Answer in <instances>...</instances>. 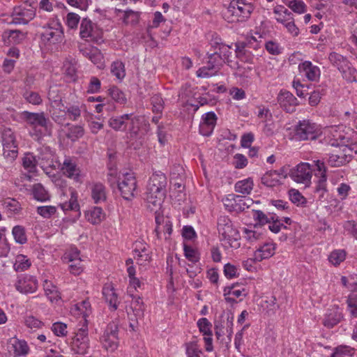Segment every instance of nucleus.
<instances>
[{
    "mask_svg": "<svg viewBox=\"0 0 357 357\" xmlns=\"http://www.w3.org/2000/svg\"><path fill=\"white\" fill-rule=\"evenodd\" d=\"M167 178L162 172H156L150 177L146 192L147 207L151 211L159 208L166 194Z\"/></svg>",
    "mask_w": 357,
    "mask_h": 357,
    "instance_id": "1",
    "label": "nucleus"
},
{
    "mask_svg": "<svg viewBox=\"0 0 357 357\" xmlns=\"http://www.w3.org/2000/svg\"><path fill=\"white\" fill-rule=\"evenodd\" d=\"M252 10V5L246 3L245 0H232L224 13V16L229 22H242L250 17Z\"/></svg>",
    "mask_w": 357,
    "mask_h": 357,
    "instance_id": "2",
    "label": "nucleus"
},
{
    "mask_svg": "<svg viewBox=\"0 0 357 357\" xmlns=\"http://www.w3.org/2000/svg\"><path fill=\"white\" fill-rule=\"evenodd\" d=\"M43 32L40 35L41 43L50 47L52 45L62 43L64 38V33L61 24L58 20L50 21L43 27Z\"/></svg>",
    "mask_w": 357,
    "mask_h": 357,
    "instance_id": "3",
    "label": "nucleus"
},
{
    "mask_svg": "<svg viewBox=\"0 0 357 357\" xmlns=\"http://www.w3.org/2000/svg\"><path fill=\"white\" fill-rule=\"evenodd\" d=\"M218 230L219 234L222 237L231 248H238L240 247V235L238 231L234 227L230 219L225 215L220 216L218 220Z\"/></svg>",
    "mask_w": 357,
    "mask_h": 357,
    "instance_id": "4",
    "label": "nucleus"
},
{
    "mask_svg": "<svg viewBox=\"0 0 357 357\" xmlns=\"http://www.w3.org/2000/svg\"><path fill=\"white\" fill-rule=\"evenodd\" d=\"M294 130L295 137L298 140H314L322 132L320 126L309 119L299 121Z\"/></svg>",
    "mask_w": 357,
    "mask_h": 357,
    "instance_id": "5",
    "label": "nucleus"
},
{
    "mask_svg": "<svg viewBox=\"0 0 357 357\" xmlns=\"http://www.w3.org/2000/svg\"><path fill=\"white\" fill-rule=\"evenodd\" d=\"M313 170L316 171V173H318L315 164L310 165L307 162H301L295 167L291 169L289 172V174L295 182L303 183L305 186H307L311 183Z\"/></svg>",
    "mask_w": 357,
    "mask_h": 357,
    "instance_id": "6",
    "label": "nucleus"
},
{
    "mask_svg": "<svg viewBox=\"0 0 357 357\" xmlns=\"http://www.w3.org/2000/svg\"><path fill=\"white\" fill-rule=\"evenodd\" d=\"M118 188L122 197L126 200L132 199L137 190V180L133 173L126 172L119 176Z\"/></svg>",
    "mask_w": 357,
    "mask_h": 357,
    "instance_id": "7",
    "label": "nucleus"
},
{
    "mask_svg": "<svg viewBox=\"0 0 357 357\" xmlns=\"http://www.w3.org/2000/svg\"><path fill=\"white\" fill-rule=\"evenodd\" d=\"M100 341L107 351H114L119 347L118 324L114 321L109 323L100 337Z\"/></svg>",
    "mask_w": 357,
    "mask_h": 357,
    "instance_id": "8",
    "label": "nucleus"
},
{
    "mask_svg": "<svg viewBox=\"0 0 357 357\" xmlns=\"http://www.w3.org/2000/svg\"><path fill=\"white\" fill-rule=\"evenodd\" d=\"M72 350L78 354L86 355L89 351V339L88 337V326L82 324L77 329L72 342Z\"/></svg>",
    "mask_w": 357,
    "mask_h": 357,
    "instance_id": "9",
    "label": "nucleus"
},
{
    "mask_svg": "<svg viewBox=\"0 0 357 357\" xmlns=\"http://www.w3.org/2000/svg\"><path fill=\"white\" fill-rule=\"evenodd\" d=\"M85 111L86 106L84 104H77L69 106L66 110L64 107H61V110H50V113L55 122L62 123L66 115H68L69 119L73 121H77L82 113Z\"/></svg>",
    "mask_w": 357,
    "mask_h": 357,
    "instance_id": "10",
    "label": "nucleus"
},
{
    "mask_svg": "<svg viewBox=\"0 0 357 357\" xmlns=\"http://www.w3.org/2000/svg\"><path fill=\"white\" fill-rule=\"evenodd\" d=\"M22 117L25 122L33 129L43 128L46 132H49L51 128V122L44 112H30L24 111Z\"/></svg>",
    "mask_w": 357,
    "mask_h": 357,
    "instance_id": "11",
    "label": "nucleus"
},
{
    "mask_svg": "<svg viewBox=\"0 0 357 357\" xmlns=\"http://www.w3.org/2000/svg\"><path fill=\"white\" fill-rule=\"evenodd\" d=\"M14 286L15 289L21 294H33L36 292L38 288V282L33 275L21 274L17 276Z\"/></svg>",
    "mask_w": 357,
    "mask_h": 357,
    "instance_id": "12",
    "label": "nucleus"
},
{
    "mask_svg": "<svg viewBox=\"0 0 357 357\" xmlns=\"http://www.w3.org/2000/svg\"><path fill=\"white\" fill-rule=\"evenodd\" d=\"M2 143L4 157L10 161L14 160L17 156L18 149L14 134L10 130L3 132Z\"/></svg>",
    "mask_w": 357,
    "mask_h": 357,
    "instance_id": "13",
    "label": "nucleus"
},
{
    "mask_svg": "<svg viewBox=\"0 0 357 357\" xmlns=\"http://www.w3.org/2000/svg\"><path fill=\"white\" fill-rule=\"evenodd\" d=\"M80 37L88 41L99 43L102 41L101 33L96 30V26L90 20L84 18L80 24Z\"/></svg>",
    "mask_w": 357,
    "mask_h": 357,
    "instance_id": "14",
    "label": "nucleus"
},
{
    "mask_svg": "<svg viewBox=\"0 0 357 357\" xmlns=\"http://www.w3.org/2000/svg\"><path fill=\"white\" fill-rule=\"evenodd\" d=\"M36 15V8L31 4L19 6L13 10L12 17L15 24H27L33 19Z\"/></svg>",
    "mask_w": 357,
    "mask_h": 357,
    "instance_id": "15",
    "label": "nucleus"
},
{
    "mask_svg": "<svg viewBox=\"0 0 357 357\" xmlns=\"http://www.w3.org/2000/svg\"><path fill=\"white\" fill-rule=\"evenodd\" d=\"M351 157L352 150L347 146H342L329 155L328 163L331 167H340L349 162Z\"/></svg>",
    "mask_w": 357,
    "mask_h": 357,
    "instance_id": "16",
    "label": "nucleus"
},
{
    "mask_svg": "<svg viewBox=\"0 0 357 357\" xmlns=\"http://www.w3.org/2000/svg\"><path fill=\"white\" fill-rule=\"evenodd\" d=\"M132 313L128 312L130 320V327L134 331L138 324V320L144 317L145 310L144 304L140 297L133 296L130 304Z\"/></svg>",
    "mask_w": 357,
    "mask_h": 357,
    "instance_id": "17",
    "label": "nucleus"
},
{
    "mask_svg": "<svg viewBox=\"0 0 357 357\" xmlns=\"http://www.w3.org/2000/svg\"><path fill=\"white\" fill-rule=\"evenodd\" d=\"M313 162L315 163L317 171L318 172V173H315V176L319 178L317 186L316 188L315 194L318 196L319 199H321L324 198L325 194L326 193V167L324 165V162L319 160H314Z\"/></svg>",
    "mask_w": 357,
    "mask_h": 357,
    "instance_id": "18",
    "label": "nucleus"
},
{
    "mask_svg": "<svg viewBox=\"0 0 357 357\" xmlns=\"http://www.w3.org/2000/svg\"><path fill=\"white\" fill-rule=\"evenodd\" d=\"M278 102L287 112L292 113L298 105L297 98L289 91H281L278 96Z\"/></svg>",
    "mask_w": 357,
    "mask_h": 357,
    "instance_id": "19",
    "label": "nucleus"
},
{
    "mask_svg": "<svg viewBox=\"0 0 357 357\" xmlns=\"http://www.w3.org/2000/svg\"><path fill=\"white\" fill-rule=\"evenodd\" d=\"M217 116L213 112L204 114L199 124V132L204 136H210L216 125Z\"/></svg>",
    "mask_w": 357,
    "mask_h": 357,
    "instance_id": "20",
    "label": "nucleus"
},
{
    "mask_svg": "<svg viewBox=\"0 0 357 357\" xmlns=\"http://www.w3.org/2000/svg\"><path fill=\"white\" fill-rule=\"evenodd\" d=\"M298 69L308 80L317 81L320 77V70L319 67L312 65L310 61H304L299 64Z\"/></svg>",
    "mask_w": 357,
    "mask_h": 357,
    "instance_id": "21",
    "label": "nucleus"
},
{
    "mask_svg": "<svg viewBox=\"0 0 357 357\" xmlns=\"http://www.w3.org/2000/svg\"><path fill=\"white\" fill-rule=\"evenodd\" d=\"M102 295L111 309L114 311L117 310L119 301L112 284L107 283L104 285L102 288Z\"/></svg>",
    "mask_w": 357,
    "mask_h": 357,
    "instance_id": "22",
    "label": "nucleus"
},
{
    "mask_svg": "<svg viewBox=\"0 0 357 357\" xmlns=\"http://www.w3.org/2000/svg\"><path fill=\"white\" fill-rule=\"evenodd\" d=\"M156 227L155 228V233L158 238H162V233L170 235L172 231V225L168 218H165L159 214L155 215Z\"/></svg>",
    "mask_w": 357,
    "mask_h": 357,
    "instance_id": "23",
    "label": "nucleus"
},
{
    "mask_svg": "<svg viewBox=\"0 0 357 357\" xmlns=\"http://www.w3.org/2000/svg\"><path fill=\"white\" fill-rule=\"evenodd\" d=\"M90 190L91 196L94 203L100 204L106 201L107 192L105 186L102 183H92Z\"/></svg>",
    "mask_w": 357,
    "mask_h": 357,
    "instance_id": "24",
    "label": "nucleus"
},
{
    "mask_svg": "<svg viewBox=\"0 0 357 357\" xmlns=\"http://www.w3.org/2000/svg\"><path fill=\"white\" fill-rule=\"evenodd\" d=\"M61 171L67 177L79 181L80 170L70 158H65L62 165Z\"/></svg>",
    "mask_w": 357,
    "mask_h": 357,
    "instance_id": "25",
    "label": "nucleus"
},
{
    "mask_svg": "<svg viewBox=\"0 0 357 357\" xmlns=\"http://www.w3.org/2000/svg\"><path fill=\"white\" fill-rule=\"evenodd\" d=\"M343 319L342 311L338 307L330 310L326 314L323 324L327 328H333Z\"/></svg>",
    "mask_w": 357,
    "mask_h": 357,
    "instance_id": "26",
    "label": "nucleus"
},
{
    "mask_svg": "<svg viewBox=\"0 0 357 357\" xmlns=\"http://www.w3.org/2000/svg\"><path fill=\"white\" fill-rule=\"evenodd\" d=\"M128 114L112 116L108 121V124L109 127L116 131H126L127 130V119H128Z\"/></svg>",
    "mask_w": 357,
    "mask_h": 357,
    "instance_id": "27",
    "label": "nucleus"
},
{
    "mask_svg": "<svg viewBox=\"0 0 357 357\" xmlns=\"http://www.w3.org/2000/svg\"><path fill=\"white\" fill-rule=\"evenodd\" d=\"M47 98L49 99L52 110H61L63 105L61 102V96L59 91L56 86H51L47 93Z\"/></svg>",
    "mask_w": 357,
    "mask_h": 357,
    "instance_id": "28",
    "label": "nucleus"
},
{
    "mask_svg": "<svg viewBox=\"0 0 357 357\" xmlns=\"http://www.w3.org/2000/svg\"><path fill=\"white\" fill-rule=\"evenodd\" d=\"M75 310H77L80 315H82V319L80 321L79 326L82 324H86L88 326V321L86 318L89 316L91 312V304L88 300L82 301L75 305Z\"/></svg>",
    "mask_w": 357,
    "mask_h": 357,
    "instance_id": "29",
    "label": "nucleus"
},
{
    "mask_svg": "<svg viewBox=\"0 0 357 357\" xmlns=\"http://www.w3.org/2000/svg\"><path fill=\"white\" fill-rule=\"evenodd\" d=\"M261 180L262 184L269 188H273L281 184L280 176H278L276 170L267 172L263 175Z\"/></svg>",
    "mask_w": 357,
    "mask_h": 357,
    "instance_id": "30",
    "label": "nucleus"
},
{
    "mask_svg": "<svg viewBox=\"0 0 357 357\" xmlns=\"http://www.w3.org/2000/svg\"><path fill=\"white\" fill-rule=\"evenodd\" d=\"M254 183L251 178H248L237 181L235 183L234 188L236 192L243 195H249L253 189Z\"/></svg>",
    "mask_w": 357,
    "mask_h": 357,
    "instance_id": "31",
    "label": "nucleus"
},
{
    "mask_svg": "<svg viewBox=\"0 0 357 357\" xmlns=\"http://www.w3.org/2000/svg\"><path fill=\"white\" fill-rule=\"evenodd\" d=\"M70 198L68 202H65L61 204V207L63 211H78L79 210V205L77 202V193L74 189H69Z\"/></svg>",
    "mask_w": 357,
    "mask_h": 357,
    "instance_id": "32",
    "label": "nucleus"
},
{
    "mask_svg": "<svg viewBox=\"0 0 357 357\" xmlns=\"http://www.w3.org/2000/svg\"><path fill=\"white\" fill-rule=\"evenodd\" d=\"M105 215L100 207H93L86 213V218L89 222L96 225L104 219Z\"/></svg>",
    "mask_w": 357,
    "mask_h": 357,
    "instance_id": "33",
    "label": "nucleus"
},
{
    "mask_svg": "<svg viewBox=\"0 0 357 357\" xmlns=\"http://www.w3.org/2000/svg\"><path fill=\"white\" fill-rule=\"evenodd\" d=\"M274 245L272 243H265L255 252V259L260 261L271 257L274 254Z\"/></svg>",
    "mask_w": 357,
    "mask_h": 357,
    "instance_id": "34",
    "label": "nucleus"
},
{
    "mask_svg": "<svg viewBox=\"0 0 357 357\" xmlns=\"http://www.w3.org/2000/svg\"><path fill=\"white\" fill-rule=\"evenodd\" d=\"M31 265L29 259L24 255H17L13 264V268L17 272L27 270Z\"/></svg>",
    "mask_w": 357,
    "mask_h": 357,
    "instance_id": "35",
    "label": "nucleus"
},
{
    "mask_svg": "<svg viewBox=\"0 0 357 357\" xmlns=\"http://www.w3.org/2000/svg\"><path fill=\"white\" fill-rule=\"evenodd\" d=\"M328 59L333 66L337 68L339 71L344 69L349 63L347 58L336 52H331L328 56Z\"/></svg>",
    "mask_w": 357,
    "mask_h": 357,
    "instance_id": "36",
    "label": "nucleus"
},
{
    "mask_svg": "<svg viewBox=\"0 0 357 357\" xmlns=\"http://www.w3.org/2000/svg\"><path fill=\"white\" fill-rule=\"evenodd\" d=\"M43 289L46 296L52 302L56 301L60 298V294L58 288L54 284H53L52 282L45 280L43 284Z\"/></svg>",
    "mask_w": 357,
    "mask_h": 357,
    "instance_id": "37",
    "label": "nucleus"
},
{
    "mask_svg": "<svg viewBox=\"0 0 357 357\" xmlns=\"http://www.w3.org/2000/svg\"><path fill=\"white\" fill-rule=\"evenodd\" d=\"M32 194L35 199L39 202H45L50 199V195L40 183L33 185Z\"/></svg>",
    "mask_w": 357,
    "mask_h": 357,
    "instance_id": "38",
    "label": "nucleus"
},
{
    "mask_svg": "<svg viewBox=\"0 0 357 357\" xmlns=\"http://www.w3.org/2000/svg\"><path fill=\"white\" fill-rule=\"evenodd\" d=\"M14 349V356H24L29 351V346L24 340H15L12 344Z\"/></svg>",
    "mask_w": 357,
    "mask_h": 357,
    "instance_id": "39",
    "label": "nucleus"
},
{
    "mask_svg": "<svg viewBox=\"0 0 357 357\" xmlns=\"http://www.w3.org/2000/svg\"><path fill=\"white\" fill-rule=\"evenodd\" d=\"M3 207L11 214H17L21 211V204L15 199L8 197L2 202Z\"/></svg>",
    "mask_w": 357,
    "mask_h": 357,
    "instance_id": "40",
    "label": "nucleus"
},
{
    "mask_svg": "<svg viewBox=\"0 0 357 357\" xmlns=\"http://www.w3.org/2000/svg\"><path fill=\"white\" fill-rule=\"evenodd\" d=\"M128 119H127V130L132 135H136L139 130V120L138 116L133 114H128Z\"/></svg>",
    "mask_w": 357,
    "mask_h": 357,
    "instance_id": "41",
    "label": "nucleus"
},
{
    "mask_svg": "<svg viewBox=\"0 0 357 357\" xmlns=\"http://www.w3.org/2000/svg\"><path fill=\"white\" fill-rule=\"evenodd\" d=\"M37 160L36 157L31 153H26L22 158V165L29 172H35L36 169Z\"/></svg>",
    "mask_w": 357,
    "mask_h": 357,
    "instance_id": "42",
    "label": "nucleus"
},
{
    "mask_svg": "<svg viewBox=\"0 0 357 357\" xmlns=\"http://www.w3.org/2000/svg\"><path fill=\"white\" fill-rule=\"evenodd\" d=\"M3 37H8L9 43H20L26 38V34L19 30H6Z\"/></svg>",
    "mask_w": 357,
    "mask_h": 357,
    "instance_id": "43",
    "label": "nucleus"
},
{
    "mask_svg": "<svg viewBox=\"0 0 357 357\" xmlns=\"http://www.w3.org/2000/svg\"><path fill=\"white\" fill-rule=\"evenodd\" d=\"M63 71L66 76H67L70 81H75L76 77V62L75 61H66L63 63Z\"/></svg>",
    "mask_w": 357,
    "mask_h": 357,
    "instance_id": "44",
    "label": "nucleus"
},
{
    "mask_svg": "<svg viewBox=\"0 0 357 357\" xmlns=\"http://www.w3.org/2000/svg\"><path fill=\"white\" fill-rule=\"evenodd\" d=\"M347 310L353 318L357 317V293H353L348 296L347 300Z\"/></svg>",
    "mask_w": 357,
    "mask_h": 357,
    "instance_id": "45",
    "label": "nucleus"
},
{
    "mask_svg": "<svg viewBox=\"0 0 357 357\" xmlns=\"http://www.w3.org/2000/svg\"><path fill=\"white\" fill-rule=\"evenodd\" d=\"M24 98L30 104L39 105L42 103V98L38 93L26 90L23 93Z\"/></svg>",
    "mask_w": 357,
    "mask_h": 357,
    "instance_id": "46",
    "label": "nucleus"
},
{
    "mask_svg": "<svg viewBox=\"0 0 357 357\" xmlns=\"http://www.w3.org/2000/svg\"><path fill=\"white\" fill-rule=\"evenodd\" d=\"M218 72V65L212 66L211 68L204 66L197 70L196 75L198 77L208 78L215 75Z\"/></svg>",
    "mask_w": 357,
    "mask_h": 357,
    "instance_id": "47",
    "label": "nucleus"
},
{
    "mask_svg": "<svg viewBox=\"0 0 357 357\" xmlns=\"http://www.w3.org/2000/svg\"><path fill=\"white\" fill-rule=\"evenodd\" d=\"M111 73L117 79H122L126 75L124 64L120 61H114L111 66Z\"/></svg>",
    "mask_w": 357,
    "mask_h": 357,
    "instance_id": "48",
    "label": "nucleus"
},
{
    "mask_svg": "<svg viewBox=\"0 0 357 357\" xmlns=\"http://www.w3.org/2000/svg\"><path fill=\"white\" fill-rule=\"evenodd\" d=\"M344 79L349 82H357V71L355 68L351 67L350 63L347 67L340 71Z\"/></svg>",
    "mask_w": 357,
    "mask_h": 357,
    "instance_id": "49",
    "label": "nucleus"
},
{
    "mask_svg": "<svg viewBox=\"0 0 357 357\" xmlns=\"http://www.w3.org/2000/svg\"><path fill=\"white\" fill-rule=\"evenodd\" d=\"M284 2L295 13L301 14L305 12V5L301 0H284Z\"/></svg>",
    "mask_w": 357,
    "mask_h": 357,
    "instance_id": "50",
    "label": "nucleus"
},
{
    "mask_svg": "<svg viewBox=\"0 0 357 357\" xmlns=\"http://www.w3.org/2000/svg\"><path fill=\"white\" fill-rule=\"evenodd\" d=\"M109 95L118 103L124 104L126 102L124 93L116 86H112L109 89Z\"/></svg>",
    "mask_w": 357,
    "mask_h": 357,
    "instance_id": "51",
    "label": "nucleus"
},
{
    "mask_svg": "<svg viewBox=\"0 0 357 357\" xmlns=\"http://www.w3.org/2000/svg\"><path fill=\"white\" fill-rule=\"evenodd\" d=\"M12 234L17 243L24 244L26 242V236L23 227L20 225L15 226L13 229Z\"/></svg>",
    "mask_w": 357,
    "mask_h": 357,
    "instance_id": "52",
    "label": "nucleus"
},
{
    "mask_svg": "<svg viewBox=\"0 0 357 357\" xmlns=\"http://www.w3.org/2000/svg\"><path fill=\"white\" fill-rule=\"evenodd\" d=\"M56 208L54 206H38L36 212L43 218L49 219L56 213Z\"/></svg>",
    "mask_w": 357,
    "mask_h": 357,
    "instance_id": "53",
    "label": "nucleus"
},
{
    "mask_svg": "<svg viewBox=\"0 0 357 357\" xmlns=\"http://www.w3.org/2000/svg\"><path fill=\"white\" fill-rule=\"evenodd\" d=\"M346 252L343 250L333 251L328 257L329 261L335 266L339 265L345 259Z\"/></svg>",
    "mask_w": 357,
    "mask_h": 357,
    "instance_id": "54",
    "label": "nucleus"
},
{
    "mask_svg": "<svg viewBox=\"0 0 357 357\" xmlns=\"http://www.w3.org/2000/svg\"><path fill=\"white\" fill-rule=\"evenodd\" d=\"M153 106V112L157 114H160L164 108V100L159 94L153 95L151 98Z\"/></svg>",
    "mask_w": 357,
    "mask_h": 357,
    "instance_id": "55",
    "label": "nucleus"
},
{
    "mask_svg": "<svg viewBox=\"0 0 357 357\" xmlns=\"http://www.w3.org/2000/svg\"><path fill=\"white\" fill-rule=\"evenodd\" d=\"M69 258V270L71 273L74 275H79L83 269V266L82 264V260L80 258H72V256H70Z\"/></svg>",
    "mask_w": 357,
    "mask_h": 357,
    "instance_id": "56",
    "label": "nucleus"
},
{
    "mask_svg": "<svg viewBox=\"0 0 357 357\" xmlns=\"http://www.w3.org/2000/svg\"><path fill=\"white\" fill-rule=\"evenodd\" d=\"M289 199L292 203L297 206H303L306 202V199L295 189H291L289 191Z\"/></svg>",
    "mask_w": 357,
    "mask_h": 357,
    "instance_id": "57",
    "label": "nucleus"
},
{
    "mask_svg": "<svg viewBox=\"0 0 357 357\" xmlns=\"http://www.w3.org/2000/svg\"><path fill=\"white\" fill-rule=\"evenodd\" d=\"M234 211L236 212L244 211L245 208L249 207L250 204L252 202L251 199H248L247 201L248 203H247L243 199V197L240 195H234Z\"/></svg>",
    "mask_w": 357,
    "mask_h": 357,
    "instance_id": "58",
    "label": "nucleus"
},
{
    "mask_svg": "<svg viewBox=\"0 0 357 357\" xmlns=\"http://www.w3.org/2000/svg\"><path fill=\"white\" fill-rule=\"evenodd\" d=\"M84 134V130L83 127L80 126H74L69 128V131L67 134V137L73 141H75L77 139L82 137Z\"/></svg>",
    "mask_w": 357,
    "mask_h": 357,
    "instance_id": "59",
    "label": "nucleus"
},
{
    "mask_svg": "<svg viewBox=\"0 0 357 357\" xmlns=\"http://www.w3.org/2000/svg\"><path fill=\"white\" fill-rule=\"evenodd\" d=\"M202 351L195 342H190L186 344V354L188 357H200Z\"/></svg>",
    "mask_w": 357,
    "mask_h": 357,
    "instance_id": "60",
    "label": "nucleus"
},
{
    "mask_svg": "<svg viewBox=\"0 0 357 357\" xmlns=\"http://www.w3.org/2000/svg\"><path fill=\"white\" fill-rule=\"evenodd\" d=\"M139 17V13L138 12H135L132 10H128L124 12L123 21L125 24H135L138 22Z\"/></svg>",
    "mask_w": 357,
    "mask_h": 357,
    "instance_id": "61",
    "label": "nucleus"
},
{
    "mask_svg": "<svg viewBox=\"0 0 357 357\" xmlns=\"http://www.w3.org/2000/svg\"><path fill=\"white\" fill-rule=\"evenodd\" d=\"M199 331L204 335H212L211 324L206 318H201L197 321Z\"/></svg>",
    "mask_w": 357,
    "mask_h": 357,
    "instance_id": "62",
    "label": "nucleus"
},
{
    "mask_svg": "<svg viewBox=\"0 0 357 357\" xmlns=\"http://www.w3.org/2000/svg\"><path fill=\"white\" fill-rule=\"evenodd\" d=\"M24 324L32 330H36L42 326L43 322L35 317L30 315L24 318Z\"/></svg>",
    "mask_w": 357,
    "mask_h": 357,
    "instance_id": "63",
    "label": "nucleus"
},
{
    "mask_svg": "<svg viewBox=\"0 0 357 357\" xmlns=\"http://www.w3.org/2000/svg\"><path fill=\"white\" fill-rule=\"evenodd\" d=\"M353 350L347 347H339L333 354L331 357H351L353 355Z\"/></svg>",
    "mask_w": 357,
    "mask_h": 357,
    "instance_id": "64",
    "label": "nucleus"
}]
</instances>
